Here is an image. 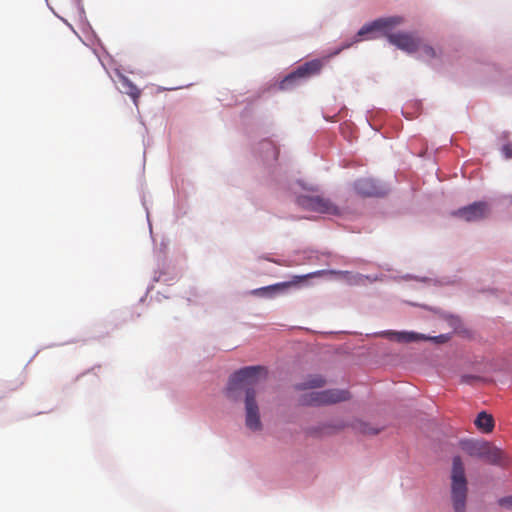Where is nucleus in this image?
I'll use <instances>...</instances> for the list:
<instances>
[{
	"label": "nucleus",
	"mask_w": 512,
	"mask_h": 512,
	"mask_svg": "<svg viewBox=\"0 0 512 512\" xmlns=\"http://www.w3.org/2000/svg\"><path fill=\"white\" fill-rule=\"evenodd\" d=\"M267 377L263 366H248L236 371L229 379L226 395L232 401L239 399L238 392L245 391V424L252 431L262 429L259 407L256 402L255 386Z\"/></svg>",
	"instance_id": "obj_1"
},
{
	"label": "nucleus",
	"mask_w": 512,
	"mask_h": 512,
	"mask_svg": "<svg viewBox=\"0 0 512 512\" xmlns=\"http://www.w3.org/2000/svg\"><path fill=\"white\" fill-rule=\"evenodd\" d=\"M403 23V18L400 16H391L379 18L373 22L364 25L358 32V36L370 34L372 32L381 31L387 37L388 41L395 45L400 50L409 54L415 53L420 50L422 39L414 33L399 32L391 33V30Z\"/></svg>",
	"instance_id": "obj_2"
},
{
	"label": "nucleus",
	"mask_w": 512,
	"mask_h": 512,
	"mask_svg": "<svg viewBox=\"0 0 512 512\" xmlns=\"http://www.w3.org/2000/svg\"><path fill=\"white\" fill-rule=\"evenodd\" d=\"M458 448L466 455L485 460L493 465H501L504 462V454L501 449L490 442L474 438H462L457 444Z\"/></svg>",
	"instance_id": "obj_3"
},
{
	"label": "nucleus",
	"mask_w": 512,
	"mask_h": 512,
	"mask_svg": "<svg viewBox=\"0 0 512 512\" xmlns=\"http://www.w3.org/2000/svg\"><path fill=\"white\" fill-rule=\"evenodd\" d=\"M451 501L455 512L466 511L468 494V482L465 474V467L460 456H454L451 468Z\"/></svg>",
	"instance_id": "obj_4"
},
{
	"label": "nucleus",
	"mask_w": 512,
	"mask_h": 512,
	"mask_svg": "<svg viewBox=\"0 0 512 512\" xmlns=\"http://www.w3.org/2000/svg\"><path fill=\"white\" fill-rule=\"evenodd\" d=\"M350 394L346 390L330 389L325 391H311L301 397V404L307 406H322L346 401Z\"/></svg>",
	"instance_id": "obj_5"
},
{
	"label": "nucleus",
	"mask_w": 512,
	"mask_h": 512,
	"mask_svg": "<svg viewBox=\"0 0 512 512\" xmlns=\"http://www.w3.org/2000/svg\"><path fill=\"white\" fill-rule=\"evenodd\" d=\"M296 203L302 209L322 214L338 215L339 208L329 199L319 195H300L296 199Z\"/></svg>",
	"instance_id": "obj_6"
},
{
	"label": "nucleus",
	"mask_w": 512,
	"mask_h": 512,
	"mask_svg": "<svg viewBox=\"0 0 512 512\" xmlns=\"http://www.w3.org/2000/svg\"><path fill=\"white\" fill-rule=\"evenodd\" d=\"M323 67V61L320 59H313L305 62L297 67L295 71L287 75L280 83V89H289L292 85L296 84L299 80L309 78L320 73Z\"/></svg>",
	"instance_id": "obj_7"
},
{
	"label": "nucleus",
	"mask_w": 512,
	"mask_h": 512,
	"mask_svg": "<svg viewBox=\"0 0 512 512\" xmlns=\"http://www.w3.org/2000/svg\"><path fill=\"white\" fill-rule=\"evenodd\" d=\"M356 194L362 197H382L388 193V188L373 178H360L353 184Z\"/></svg>",
	"instance_id": "obj_8"
},
{
	"label": "nucleus",
	"mask_w": 512,
	"mask_h": 512,
	"mask_svg": "<svg viewBox=\"0 0 512 512\" xmlns=\"http://www.w3.org/2000/svg\"><path fill=\"white\" fill-rule=\"evenodd\" d=\"M454 215L468 222L479 221L490 215V207L486 202H475L459 209Z\"/></svg>",
	"instance_id": "obj_9"
},
{
	"label": "nucleus",
	"mask_w": 512,
	"mask_h": 512,
	"mask_svg": "<svg viewBox=\"0 0 512 512\" xmlns=\"http://www.w3.org/2000/svg\"><path fill=\"white\" fill-rule=\"evenodd\" d=\"M321 274H322V271H317V272H313V273H310L307 275L294 276L292 281L282 282V283H277V284H273V285L266 286V287L257 288V289L252 290L251 294L255 295V296L271 297L276 292L284 291L285 289L291 287L292 285H296L307 278L319 276Z\"/></svg>",
	"instance_id": "obj_10"
},
{
	"label": "nucleus",
	"mask_w": 512,
	"mask_h": 512,
	"mask_svg": "<svg viewBox=\"0 0 512 512\" xmlns=\"http://www.w3.org/2000/svg\"><path fill=\"white\" fill-rule=\"evenodd\" d=\"M119 81L121 84V91L129 95L134 104L138 105V99L141 96V90L126 76L120 75Z\"/></svg>",
	"instance_id": "obj_11"
},
{
	"label": "nucleus",
	"mask_w": 512,
	"mask_h": 512,
	"mask_svg": "<svg viewBox=\"0 0 512 512\" xmlns=\"http://www.w3.org/2000/svg\"><path fill=\"white\" fill-rule=\"evenodd\" d=\"M474 424L477 429L483 433H491L494 429L493 416L485 411H482L477 415Z\"/></svg>",
	"instance_id": "obj_12"
},
{
	"label": "nucleus",
	"mask_w": 512,
	"mask_h": 512,
	"mask_svg": "<svg viewBox=\"0 0 512 512\" xmlns=\"http://www.w3.org/2000/svg\"><path fill=\"white\" fill-rule=\"evenodd\" d=\"M385 334L388 335V336L393 337L394 339H396L399 342H406V343L428 339L423 334H417V333H413V332H393V331H389V332H386Z\"/></svg>",
	"instance_id": "obj_13"
},
{
	"label": "nucleus",
	"mask_w": 512,
	"mask_h": 512,
	"mask_svg": "<svg viewBox=\"0 0 512 512\" xmlns=\"http://www.w3.org/2000/svg\"><path fill=\"white\" fill-rule=\"evenodd\" d=\"M325 384V380L319 376V375H314V376H310L305 382L299 384L297 386L298 389H311V388H317V387H322L323 385Z\"/></svg>",
	"instance_id": "obj_14"
},
{
	"label": "nucleus",
	"mask_w": 512,
	"mask_h": 512,
	"mask_svg": "<svg viewBox=\"0 0 512 512\" xmlns=\"http://www.w3.org/2000/svg\"><path fill=\"white\" fill-rule=\"evenodd\" d=\"M332 273H335V272L333 271ZM336 273L341 275L344 279H346L348 283L355 284V285L363 284L365 282V280L368 279L367 276H364L361 274H351L350 272H347V271H340V272H336Z\"/></svg>",
	"instance_id": "obj_15"
},
{
	"label": "nucleus",
	"mask_w": 512,
	"mask_h": 512,
	"mask_svg": "<svg viewBox=\"0 0 512 512\" xmlns=\"http://www.w3.org/2000/svg\"><path fill=\"white\" fill-rule=\"evenodd\" d=\"M417 52H419L420 57L424 60H429L436 57V51L434 50V48L426 44L423 40L421 48Z\"/></svg>",
	"instance_id": "obj_16"
},
{
	"label": "nucleus",
	"mask_w": 512,
	"mask_h": 512,
	"mask_svg": "<svg viewBox=\"0 0 512 512\" xmlns=\"http://www.w3.org/2000/svg\"><path fill=\"white\" fill-rule=\"evenodd\" d=\"M450 330H453L454 333L461 334L464 333V330L461 329V322L457 317L450 315Z\"/></svg>",
	"instance_id": "obj_17"
},
{
	"label": "nucleus",
	"mask_w": 512,
	"mask_h": 512,
	"mask_svg": "<svg viewBox=\"0 0 512 512\" xmlns=\"http://www.w3.org/2000/svg\"><path fill=\"white\" fill-rule=\"evenodd\" d=\"M498 505L512 510V496L502 497L498 500Z\"/></svg>",
	"instance_id": "obj_18"
},
{
	"label": "nucleus",
	"mask_w": 512,
	"mask_h": 512,
	"mask_svg": "<svg viewBox=\"0 0 512 512\" xmlns=\"http://www.w3.org/2000/svg\"><path fill=\"white\" fill-rule=\"evenodd\" d=\"M360 431L364 434L375 435L379 433V429L370 427L368 424H361Z\"/></svg>",
	"instance_id": "obj_19"
},
{
	"label": "nucleus",
	"mask_w": 512,
	"mask_h": 512,
	"mask_svg": "<svg viewBox=\"0 0 512 512\" xmlns=\"http://www.w3.org/2000/svg\"><path fill=\"white\" fill-rule=\"evenodd\" d=\"M481 378L476 375H462L461 376V383L463 384H472L475 381H479Z\"/></svg>",
	"instance_id": "obj_20"
},
{
	"label": "nucleus",
	"mask_w": 512,
	"mask_h": 512,
	"mask_svg": "<svg viewBox=\"0 0 512 512\" xmlns=\"http://www.w3.org/2000/svg\"><path fill=\"white\" fill-rule=\"evenodd\" d=\"M501 151L506 159L512 158V144L511 143H507V144L503 145Z\"/></svg>",
	"instance_id": "obj_21"
},
{
	"label": "nucleus",
	"mask_w": 512,
	"mask_h": 512,
	"mask_svg": "<svg viewBox=\"0 0 512 512\" xmlns=\"http://www.w3.org/2000/svg\"><path fill=\"white\" fill-rule=\"evenodd\" d=\"M443 338H444V335H440V336H438V337H436V338H434V339H435L437 342H440V341H442V339H443Z\"/></svg>",
	"instance_id": "obj_22"
}]
</instances>
